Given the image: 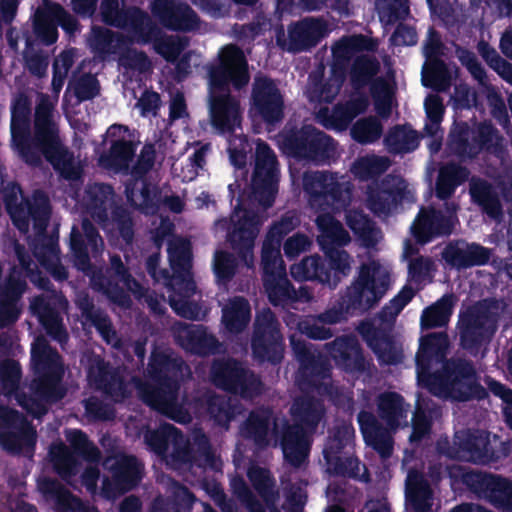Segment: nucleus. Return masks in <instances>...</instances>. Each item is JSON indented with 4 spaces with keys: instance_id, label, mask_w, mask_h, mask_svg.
I'll return each mask as SVG.
<instances>
[{
    "instance_id": "obj_53",
    "label": "nucleus",
    "mask_w": 512,
    "mask_h": 512,
    "mask_svg": "<svg viewBox=\"0 0 512 512\" xmlns=\"http://www.w3.org/2000/svg\"><path fill=\"white\" fill-rule=\"evenodd\" d=\"M137 144L125 138L111 141L108 153L100 156L103 166L115 171L127 170L136 153Z\"/></svg>"
},
{
    "instance_id": "obj_19",
    "label": "nucleus",
    "mask_w": 512,
    "mask_h": 512,
    "mask_svg": "<svg viewBox=\"0 0 512 512\" xmlns=\"http://www.w3.org/2000/svg\"><path fill=\"white\" fill-rule=\"evenodd\" d=\"M406 193V181L401 176L387 174L367 186L366 206L376 216H389L401 205Z\"/></svg>"
},
{
    "instance_id": "obj_49",
    "label": "nucleus",
    "mask_w": 512,
    "mask_h": 512,
    "mask_svg": "<svg viewBox=\"0 0 512 512\" xmlns=\"http://www.w3.org/2000/svg\"><path fill=\"white\" fill-rule=\"evenodd\" d=\"M379 417L390 429H397L401 420H406L408 409L404 397L397 392H384L378 396Z\"/></svg>"
},
{
    "instance_id": "obj_57",
    "label": "nucleus",
    "mask_w": 512,
    "mask_h": 512,
    "mask_svg": "<svg viewBox=\"0 0 512 512\" xmlns=\"http://www.w3.org/2000/svg\"><path fill=\"white\" fill-rule=\"evenodd\" d=\"M251 319V308L244 297H236L230 306L223 309L222 322L225 329L232 334L245 330Z\"/></svg>"
},
{
    "instance_id": "obj_3",
    "label": "nucleus",
    "mask_w": 512,
    "mask_h": 512,
    "mask_svg": "<svg viewBox=\"0 0 512 512\" xmlns=\"http://www.w3.org/2000/svg\"><path fill=\"white\" fill-rule=\"evenodd\" d=\"M390 286V276L381 271L380 265L372 261L362 263L358 275L340 297L339 309H328L317 316L322 324H336L345 315H362L375 307Z\"/></svg>"
},
{
    "instance_id": "obj_60",
    "label": "nucleus",
    "mask_w": 512,
    "mask_h": 512,
    "mask_svg": "<svg viewBox=\"0 0 512 512\" xmlns=\"http://www.w3.org/2000/svg\"><path fill=\"white\" fill-rule=\"evenodd\" d=\"M281 245L270 239H265L261 249L262 280L286 274V268L281 256Z\"/></svg>"
},
{
    "instance_id": "obj_38",
    "label": "nucleus",
    "mask_w": 512,
    "mask_h": 512,
    "mask_svg": "<svg viewBox=\"0 0 512 512\" xmlns=\"http://www.w3.org/2000/svg\"><path fill=\"white\" fill-rule=\"evenodd\" d=\"M469 194L474 204L492 219L503 215V207L498 192L487 180L473 176L469 181Z\"/></svg>"
},
{
    "instance_id": "obj_59",
    "label": "nucleus",
    "mask_w": 512,
    "mask_h": 512,
    "mask_svg": "<svg viewBox=\"0 0 512 512\" xmlns=\"http://www.w3.org/2000/svg\"><path fill=\"white\" fill-rule=\"evenodd\" d=\"M497 474L474 469H460L459 481L479 499L487 500Z\"/></svg>"
},
{
    "instance_id": "obj_34",
    "label": "nucleus",
    "mask_w": 512,
    "mask_h": 512,
    "mask_svg": "<svg viewBox=\"0 0 512 512\" xmlns=\"http://www.w3.org/2000/svg\"><path fill=\"white\" fill-rule=\"evenodd\" d=\"M278 418L271 408L259 407L250 411L241 428L244 438L252 440L258 447L269 445L270 431L278 435Z\"/></svg>"
},
{
    "instance_id": "obj_8",
    "label": "nucleus",
    "mask_w": 512,
    "mask_h": 512,
    "mask_svg": "<svg viewBox=\"0 0 512 512\" xmlns=\"http://www.w3.org/2000/svg\"><path fill=\"white\" fill-rule=\"evenodd\" d=\"M494 299H484L461 312L458 320L460 346L471 356L477 357L483 345L488 343L497 329Z\"/></svg>"
},
{
    "instance_id": "obj_2",
    "label": "nucleus",
    "mask_w": 512,
    "mask_h": 512,
    "mask_svg": "<svg viewBox=\"0 0 512 512\" xmlns=\"http://www.w3.org/2000/svg\"><path fill=\"white\" fill-rule=\"evenodd\" d=\"M207 78L211 124L221 134L233 133L241 124V111L230 87L240 91L250 80L244 52L233 44L223 48L218 63L208 67Z\"/></svg>"
},
{
    "instance_id": "obj_18",
    "label": "nucleus",
    "mask_w": 512,
    "mask_h": 512,
    "mask_svg": "<svg viewBox=\"0 0 512 512\" xmlns=\"http://www.w3.org/2000/svg\"><path fill=\"white\" fill-rule=\"evenodd\" d=\"M180 386L164 382L144 383L139 387L142 401L152 410L178 423H187L191 417L178 401Z\"/></svg>"
},
{
    "instance_id": "obj_47",
    "label": "nucleus",
    "mask_w": 512,
    "mask_h": 512,
    "mask_svg": "<svg viewBox=\"0 0 512 512\" xmlns=\"http://www.w3.org/2000/svg\"><path fill=\"white\" fill-rule=\"evenodd\" d=\"M381 65L375 56L361 54L354 58L350 67V83L354 90L358 91L366 86L371 90L380 72Z\"/></svg>"
},
{
    "instance_id": "obj_44",
    "label": "nucleus",
    "mask_w": 512,
    "mask_h": 512,
    "mask_svg": "<svg viewBox=\"0 0 512 512\" xmlns=\"http://www.w3.org/2000/svg\"><path fill=\"white\" fill-rule=\"evenodd\" d=\"M31 309L50 337L59 342L67 340L68 334L63 325L62 317L47 299L43 296L35 297L31 302Z\"/></svg>"
},
{
    "instance_id": "obj_13",
    "label": "nucleus",
    "mask_w": 512,
    "mask_h": 512,
    "mask_svg": "<svg viewBox=\"0 0 512 512\" xmlns=\"http://www.w3.org/2000/svg\"><path fill=\"white\" fill-rule=\"evenodd\" d=\"M37 434L32 424L17 409L0 404V446L12 455L34 453Z\"/></svg>"
},
{
    "instance_id": "obj_62",
    "label": "nucleus",
    "mask_w": 512,
    "mask_h": 512,
    "mask_svg": "<svg viewBox=\"0 0 512 512\" xmlns=\"http://www.w3.org/2000/svg\"><path fill=\"white\" fill-rule=\"evenodd\" d=\"M453 303L449 296H443L433 305L425 308L420 318L422 329L440 328L447 325L452 315Z\"/></svg>"
},
{
    "instance_id": "obj_45",
    "label": "nucleus",
    "mask_w": 512,
    "mask_h": 512,
    "mask_svg": "<svg viewBox=\"0 0 512 512\" xmlns=\"http://www.w3.org/2000/svg\"><path fill=\"white\" fill-rule=\"evenodd\" d=\"M324 414L325 407L322 401L313 396H300L294 400L291 407L295 423L310 432L316 430Z\"/></svg>"
},
{
    "instance_id": "obj_17",
    "label": "nucleus",
    "mask_w": 512,
    "mask_h": 512,
    "mask_svg": "<svg viewBox=\"0 0 512 512\" xmlns=\"http://www.w3.org/2000/svg\"><path fill=\"white\" fill-rule=\"evenodd\" d=\"M495 133L491 123L482 122L471 129L467 122L461 121L449 134L448 148L461 161L473 160L492 145Z\"/></svg>"
},
{
    "instance_id": "obj_42",
    "label": "nucleus",
    "mask_w": 512,
    "mask_h": 512,
    "mask_svg": "<svg viewBox=\"0 0 512 512\" xmlns=\"http://www.w3.org/2000/svg\"><path fill=\"white\" fill-rule=\"evenodd\" d=\"M63 374V367L35 373L36 378L32 382L35 397L47 404L61 401L67 393L62 385Z\"/></svg>"
},
{
    "instance_id": "obj_54",
    "label": "nucleus",
    "mask_w": 512,
    "mask_h": 512,
    "mask_svg": "<svg viewBox=\"0 0 512 512\" xmlns=\"http://www.w3.org/2000/svg\"><path fill=\"white\" fill-rule=\"evenodd\" d=\"M263 286L274 307L286 308L298 301L297 292L286 274L263 280Z\"/></svg>"
},
{
    "instance_id": "obj_22",
    "label": "nucleus",
    "mask_w": 512,
    "mask_h": 512,
    "mask_svg": "<svg viewBox=\"0 0 512 512\" xmlns=\"http://www.w3.org/2000/svg\"><path fill=\"white\" fill-rule=\"evenodd\" d=\"M327 34V24L320 18H304L288 27V41L283 31L277 34V45L292 53L308 51L314 48Z\"/></svg>"
},
{
    "instance_id": "obj_25",
    "label": "nucleus",
    "mask_w": 512,
    "mask_h": 512,
    "mask_svg": "<svg viewBox=\"0 0 512 512\" xmlns=\"http://www.w3.org/2000/svg\"><path fill=\"white\" fill-rule=\"evenodd\" d=\"M358 332L381 364L396 365L402 361V353L395 346L390 327L362 321L358 326Z\"/></svg>"
},
{
    "instance_id": "obj_9",
    "label": "nucleus",
    "mask_w": 512,
    "mask_h": 512,
    "mask_svg": "<svg viewBox=\"0 0 512 512\" xmlns=\"http://www.w3.org/2000/svg\"><path fill=\"white\" fill-rule=\"evenodd\" d=\"M210 379L218 389L244 400H253L264 391L261 377L232 357L215 359L211 365Z\"/></svg>"
},
{
    "instance_id": "obj_41",
    "label": "nucleus",
    "mask_w": 512,
    "mask_h": 512,
    "mask_svg": "<svg viewBox=\"0 0 512 512\" xmlns=\"http://www.w3.org/2000/svg\"><path fill=\"white\" fill-rule=\"evenodd\" d=\"M121 29L129 33L132 43L145 46L156 39L162 27L146 11L136 7L129 13L126 24Z\"/></svg>"
},
{
    "instance_id": "obj_10",
    "label": "nucleus",
    "mask_w": 512,
    "mask_h": 512,
    "mask_svg": "<svg viewBox=\"0 0 512 512\" xmlns=\"http://www.w3.org/2000/svg\"><path fill=\"white\" fill-rule=\"evenodd\" d=\"M251 354L260 364L279 365L284 359L285 341L276 314L264 307L255 313L250 338Z\"/></svg>"
},
{
    "instance_id": "obj_63",
    "label": "nucleus",
    "mask_w": 512,
    "mask_h": 512,
    "mask_svg": "<svg viewBox=\"0 0 512 512\" xmlns=\"http://www.w3.org/2000/svg\"><path fill=\"white\" fill-rule=\"evenodd\" d=\"M31 362L34 373L63 367L56 349L44 339H38L31 348Z\"/></svg>"
},
{
    "instance_id": "obj_50",
    "label": "nucleus",
    "mask_w": 512,
    "mask_h": 512,
    "mask_svg": "<svg viewBox=\"0 0 512 512\" xmlns=\"http://www.w3.org/2000/svg\"><path fill=\"white\" fill-rule=\"evenodd\" d=\"M290 273L297 281H318L329 287L330 271L326 259L318 254L307 256L300 263L292 265Z\"/></svg>"
},
{
    "instance_id": "obj_56",
    "label": "nucleus",
    "mask_w": 512,
    "mask_h": 512,
    "mask_svg": "<svg viewBox=\"0 0 512 512\" xmlns=\"http://www.w3.org/2000/svg\"><path fill=\"white\" fill-rule=\"evenodd\" d=\"M431 496V488L424 476L418 472H410L406 480V499L415 512H428Z\"/></svg>"
},
{
    "instance_id": "obj_52",
    "label": "nucleus",
    "mask_w": 512,
    "mask_h": 512,
    "mask_svg": "<svg viewBox=\"0 0 512 512\" xmlns=\"http://www.w3.org/2000/svg\"><path fill=\"white\" fill-rule=\"evenodd\" d=\"M49 455L56 474L63 481L70 483L80 469L78 456L63 442L53 444Z\"/></svg>"
},
{
    "instance_id": "obj_55",
    "label": "nucleus",
    "mask_w": 512,
    "mask_h": 512,
    "mask_svg": "<svg viewBox=\"0 0 512 512\" xmlns=\"http://www.w3.org/2000/svg\"><path fill=\"white\" fill-rule=\"evenodd\" d=\"M76 305L82 317L91 322L102 338L107 343H110V338L114 337L116 332L112 327L109 317L100 310L95 309L93 300L86 293L77 297Z\"/></svg>"
},
{
    "instance_id": "obj_20",
    "label": "nucleus",
    "mask_w": 512,
    "mask_h": 512,
    "mask_svg": "<svg viewBox=\"0 0 512 512\" xmlns=\"http://www.w3.org/2000/svg\"><path fill=\"white\" fill-rule=\"evenodd\" d=\"M456 217L431 205L421 206L410 227L415 242L426 245L453 233Z\"/></svg>"
},
{
    "instance_id": "obj_5",
    "label": "nucleus",
    "mask_w": 512,
    "mask_h": 512,
    "mask_svg": "<svg viewBox=\"0 0 512 512\" xmlns=\"http://www.w3.org/2000/svg\"><path fill=\"white\" fill-rule=\"evenodd\" d=\"M438 451L452 459L487 465L509 455V446L496 434L486 430L467 429L455 433L453 446L446 440L438 442Z\"/></svg>"
},
{
    "instance_id": "obj_39",
    "label": "nucleus",
    "mask_w": 512,
    "mask_h": 512,
    "mask_svg": "<svg viewBox=\"0 0 512 512\" xmlns=\"http://www.w3.org/2000/svg\"><path fill=\"white\" fill-rule=\"evenodd\" d=\"M442 415L441 407L430 398H418L412 417V432L409 441L420 443L431 433L434 420Z\"/></svg>"
},
{
    "instance_id": "obj_7",
    "label": "nucleus",
    "mask_w": 512,
    "mask_h": 512,
    "mask_svg": "<svg viewBox=\"0 0 512 512\" xmlns=\"http://www.w3.org/2000/svg\"><path fill=\"white\" fill-rule=\"evenodd\" d=\"M22 188L18 183L9 184L3 191V202L13 225L21 232L27 233L32 222L33 229L43 232L47 229L51 217V203L47 194L34 190L31 197H23Z\"/></svg>"
},
{
    "instance_id": "obj_33",
    "label": "nucleus",
    "mask_w": 512,
    "mask_h": 512,
    "mask_svg": "<svg viewBox=\"0 0 512 512\" xmlns=\"http://www.w3.org/2000/svg\"><path fill=\"white\" fill-rule=\"evenodd\" d=\"M88 376L97 390L116 403L122 402L129 396L126 382L120 371L103 359L98 360L95 367L89 369Z\"/></svg>"
},
{
    "instance_id": "obj_30",
    "label": "nucleus",
    "mask_w": 512,
    "mask_h": 512,
    "mask_svg": "<svg viewBox=\"0 0 512 512\" xmlns=\"http://www.w3.org/2000/svg\"><path fill=\"white\" fill-rule=\"evenodd\" d=\"M175 338L185 351L198 356H210L219 352V340L202 324L181 323Z\"/></svg>"
},
{
    "instance_id": "obj_23",
    "label": "nucleus",
    "mask_w": 512,
    "mask_h": 512,
    "mask_svg": "<svg viewBox=\"0 0 512 512\" xmlns=\"http://www.w3.org/2000/svg\"><path fill=\"white\" fill-rule=\"evenodd\" d=\"M325 349L335 365L346 373L363 375L370 371L372 364L354 335L338 336L326 343Z\"/></svg>"
},
{
    "instance_id": "obj_58",
    "label": "nucleus",
    "mask_w": 512,
    "mask_h": 512,
    "mask_svg": "<svg viewBox=\"0 0 512 512\" xmlns=\"http://www.w3.org/2000/svg\"><path fill=\"white\" fill-rule=\"evenodd\" d=\"M384 142L395 154L413 152L419 146V135L410 125H396L389 130Z\"/></svg>"
},
{
    "instance_id": "obj_36",
    "label": "nucleus",
    "mask_w": 512,
    "mask_h": 512,
    "mask_svg": "<svg viewBox=\"0 0 512 512\" xmlns=\"http://www.w3.org/2000/svg\"><path fill=\"white\" fill-rule=\"evenodd\" d=\"M442 47L439 32L434 27H430L424 44V54L428 60L427 76L432 81L431 86L439 90H443L449 84L447 65L440 58Z\"/></svg>"
},
{
    "instance_id": "obj_21",
    "label": "nucleus",
    "mask_w": 512,
    "mask_h": 512,
    "mask_svg": "<svg viewBox=\"0 0 512 512\" xmlns=\"http://www.w3.org/2000/svg\"><path fill=\"white\" fill-rule=\"evenodd\" d=\"M152 16L165 29L175 32H192L200 27V18L193 8L179 0H153Z\"/></svg>"
},
{
    "instance_id": "obj_11",
    "label": "nucleus",
    "mask_w": 512,
    "mask_h": 512,
    "mask_svg": "<svg viewBox=\"0 0 512 512\" xmlns=\"http://www.w3.org/2000/svg\"><path fill=\"white\" fill-rule=\"evenodd\" d=\"M355 429L352 423L336 425L323 449L327 470L331 475L359 479L360 461L354 455Z\"/></svg>"
},
{
    "instance_id": "obj_51",
    "label": "nucleus",
    "mask_w": 512,
    "mask_h": 512,
    "mask_svg": "<svg viewBox=\"0 0 512 512\" xmlns=\"http://www.w3.org/2000/svg\"><path fill=\"white\" fill-rule=\"evenodd\" d=\"M346 225L353 234L362 242L366 248L374 247L378 239L376 237L380 230L376 227L375 222L360 209L346 210Z\"/></svg>"
},
{
    "instance_id": "obj_4",
    "label": "nucleus",
    "mask_w": 512,
    "mask_h": 512,
    "mask_svg": "<svg viewBox=\"0 0 512 512\" xmlns=\"http://www.w3.org/2000/svg\"><path fill=\"white\" fill-rule=\"evenodd\" d=\"M431 394L456 402L482 401L488 392L474 362L463 357L446 359L441 368L421 383Z\"/></svg>"
},
{
    "instance_id": "obj_32",
    "label": "nucleus",
    "mask_w": 512,
    "mask_h": 512,
    "mask_svg": "<svg viewBox=\"0 0 512 512\" xmlns=\"http://www.w3.org/2000/svg\"><path fill=\"white\" fill-rule=\"evenodd\" d=\"M167 252L173 274H170L167 269L162 270L161 274L164 284L174 290L176 284L184 283L186 277L191 275L192 251L190 242L183 238L170 241Z\"/></svg>"
},
{
    "instance_id": "obj_35",
    "label": "nucleus",
    "mask_w": 512,
    "mask_h": 512,
    "mask_svg": "<svg viewBox=\"0 0 512 512\" xmlns=\"http://www.w3.org/2000/svg\"><path fill=\"white\" fill-rule=\"evenodd\" d=\"M357 421L365 444L382 458L390 457L393 452V439L388 429L370 411L361 410Z\"/></svg>"
},
{
    "instance_id": "obj_1",
    "label": "nucleus",
    "mask_w": 512,
    "mask_h": 512,
    "mask_svg": "<svg viewBox=\"0 0 512 512\" xmlns=\"http://www.w3.org/2000/svg\"><path fill=\"white\" fill-rule=\"evenodd\" d=\"M55 106L48 95L42 94L34 111L31 130V100L20 93L11 105L10 133L13 148L27 165L38 167L42 157L66 180H76L80 170L74 154L66 147L54 120Z\"/></svg>"
},
{
    "instance_id": "obj_27",
    "label": "nucleus",
    "mask_w": 512,
    "mask_h": 512,
    "mask_svg": "<svg viewBox=\"0 0 512 512\" xmlns=\"http://www.w3.org/2000/svg\"><path fill=\"white\" fill-rule=\"evenodd\" d=\"M274 436L279 440L285 460L295 468L301 467L310 451L306 429L283 418L281 430L278 429V435Z\"/></svg>"
},
{
    "instance_id": "obj_15",
    "label": "nucleus",
    "mask_w": 512,
    "mask_h": 512,
    "mask_svg": "<svg viewBox=\"0 0 512 512\" xmlns=\"http://www.w3.org/2000/svg\"><path fill=\"white\" fill-rule=\"evenodd\" d=\"M279 169L274 151L265 142L256 148L255 167L251 178L254 198L265 208L271 207L278 193Z\"/></svg>"
},
{
    "instance_id": "obj_64",
    "label": "nucleus",
    "mask_w": 512,
    "mask_h": 512,
    "mask_svg": "<svg viewBox=\"0 0 512 512\" xmlns=\"http://www.w3.org/2000/svg\"><path fill=\"white\" fill-rule=\"evenodd\" d=\"M35 232L37 237L31 245L33 256L42 266H48L59 259L58 235H47L46 230L43 232L35 230Z\"/></svg>"
},
{
    "instance_id": "obj_16",
    "label": "nucleus",
    "mask_w": 512,
    "mask_h": 512,
    "mask_svg": "<svg viewBox=\"0 0 512 512\" xmlns=\"http://www.w3.org/2000/svg\"><path fill=\"white\" fill-rule=\"evenodd\" d=\"M249 104L250 113L268 125L280 123L284 118V96L276 81L267 75H255Z\"/></svg>"
},
{
    "instance_id": "obj_61",
    "label": "nucleus",
    "mask_w": 512,
    "mask_h": 512,
    "mask_svg": "<svg viewBox=\"0 0 512 512\" xmlns=\"http://www.w3.org/2000/svg\"><path fill=\"white\" fill-rule=\"evenodd\" d=\"M91 49L100 55L115 54L118 50L127 46V38L121 33L113 32L107 28H93V36L90 40Z\"/></svg>"
},
{
    "instance_id": "obj_14",
    "label": "nucleus",
    "mask_w": 512,
    "mask_h": 512,
    "mask_svg": "<svg viewBox=\"0 0 512 512\" xmlns=\"http://www.w3.org/2000/svg\"><path fill=\"white\" fill-rule=\"evenodd\" d=\"M303 188L312 206H326L335 211L346 209L352 197L349 184L339 182L336 175L326 171L306 173Z\"/></svg>"
},
{
    "instance_id": "obj_26",
    "label": "nucleus",
    "mask_w": 512,
    "mask_h": 512,
    "mask_svg": "<svg viewBox=\"0 0 512 512\" xmlns=\"http://www.w3.org/2000/svg\"><path fill=\"white\" fill-rule=\"evenodd\" d=\"M448 348L449 339L446 332H433L421 337L415 356L417 378L420 383L433 374V363L443 364L447 359Z\"/></svg>"
},
{
    "instance_id": "obj_40",
    "label": "nucleus",
    "mask_w": 512,
    "mask_h": 512,
    "mask_svg": "<svg viewBox=\"0 0 512 512\" xmlns=\"http://www.w3.org/2000/svg\"><path fill=\"white\" fill-rule=\"evenodd\" d=\"M142 465L136 456L121 455L110 468L115 489L126 493L138 486L142 479Z\"/></svg>"
},
{
    "instance_id": "obj_46",
    "label": "nucleus",
    "mask_w": 512,
    "mask_h": 512,
    "mask_svg": "<svg viewBox=\"0 0 512 512\" xmlns=\"http://www.w3.org/2000/svg\"><path fill=\"white\" fill-rule=\"evenodd\" d=\"M135 185H126L125 194L131 206L144 214H154L159 209L161 191L145 177L141 180V188L136 189Z\"/></svg>"
},
{
    "instance_id": "obj_43",
    "label": "nucleus",
    "mask_w": 512,
    "mask_h": 512,
    "mask_svg": "<svg viewBox=\"0 0 512 512\" xmlns=\"http://www.w3.org/2000/svg\"><path fill=\"white\" fill-rule=\"evenodd\" d=\"M469 176L470 171L466 166L455 162L445 163L439 168L436 178V197L442 201L450 199L456 189L469 179Z\"/></svg>"
},
{
    "instance_id": "obj_29",
    "label": "nucleus",
    "mask_w": 512,
    "mask_h": 512,
    "mask_svg": "<svg viewBox=\"0 0 512 512\" xmlns=\"http://www.w3.org/2000/svg\"><path fill=\"white\" fill-rule=\"evenodd\" d=\"M184 371L190 374L188 365L181 357L172 356L157 347L152 350L147 366L150 381L181 386Z\"/></svg>"
},
{
    "instance_id": "obj_31",
    "label": "nucleus",
    "mask_w": 512,
    "mask_h": 512,
    "mask_svg": "<svg viewBox=\"0 0 512 512\" xmlns=\"http://www.w3.org/2000/svg\"><path fill=\"white\" fill-rule=\"evenodd\" d=\"M38 489L46 499L54 501L56 512H99L95 505L73 494L55 478H43L38 482Z\"/></svg>"
},
{
    "instance_id": "obj_28",
    "label": "nucleus",
    "mask_w": 512,
    "mask_h": 512,
    "mask_svg": "<svg viewBox=\"0 0 512 512\" xmlns=\"http://www.w3.org/2000/svg\"><path fill=\"white\" fill-rule=\"evenodd\" d=\"M490 257L489 248L475 242L468 243L462 239L449 242L442 251L443 260L457 269L486 265Z\"/></svg>"
},
{
    "instance_id": "obj_12",
    "label": "nucleus",
    "mask_w": 512,
    "mask_h": 512,
    "mask_svg": "<svg viewBox=\"0 0 512 512\" xmlns=\"http://www.w3.org/2000/svg\"><path fill=\"white\" fill-rule=\"evenodd\" d=\"M87 275L90 276L91 287L95 291L102 293L110 302L120 307H130L132 301L125 288L132 290V286H137L138 283L118 254L110 256V264L105 271L94 266Z\"/></svg>"
},
{
    "instance_id": "obj_6",
    "label": "nucleus",
    "mask_w": 512,
    "mask_h": 512,
    "mask_svg": "<svg viewBox=\"0 0 512 512\" xmlns=\"http://www.w3.org/2000/svg\"><path fill=\"white\" fill-rule=\"evenodd\" d=\"M280 137L282 150L298 161L323 165L335 158V140L312 125L285 127Z\"/></svg>"
},
{
    "instance_id": "obj_48",
    "label": "nucleus",
    "mask_w": 512,
    "mask_h": 512,
    "mask_svg": "<svg viewBox=\"0 0 512 512\" xmlns=\"http://www.w3.org/2000/svg\"><path fill=\"white\" fill-rule=\"evenodd\" d=\"M319 245L326 259L327 268L330 271L329 288L335 289L351 272L350 255L344 249L335 247L331 244L327 245L326 240H319Z\"/></svg>"
},
{
    "instance_id": "obj_37",
    "label": "nucleus",
    "mask_w": 512,
    "mask_h": 512,
    "mask_svg": "<svg viewBox=\"0 0 512 512\" xmlns=\"http://www.w3.org/2000/svg\"><path fill=\"white\" fill-rule=\"evenodd\" d=\"M258 228L255 216L245 212L234 225L233 230L228 234V240L238 256L247 261L253 260V248L257 237Z\"/></svg>"
},
{
    "instance_id": "obj_24",
    "label": "nucleus",
    "mask_w": 512,
    "mask_h": 512,
    "mask_svg": "<svg viewBox=\"0 0 512 512\" xmlns=\"http://www.w3.org/2000/svg\"><path fill=\"white\" fill-rule=\"evenodd\" d=\"M81 228L82 232L76 225L72 226L69 248L74 266L87 275L94 269L88 247H91L92 252L97 254L102 250L104 242L97 227L89 219H83Z\"/></svg>"
}]
</instances>
